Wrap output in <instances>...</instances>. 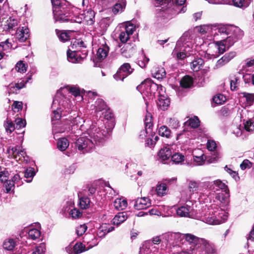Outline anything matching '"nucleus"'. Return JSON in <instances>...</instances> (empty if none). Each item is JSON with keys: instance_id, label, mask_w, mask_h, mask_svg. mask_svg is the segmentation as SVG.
I'll use <instances>...</instances> for the list:
<instances>
[{"instance_id": "obj_1", "label": "nucleus", "mask_w": 254, "mask_h": 254, "mask_svg": "<svg viewBox=\"0 0 254 254\" xmlns=\"http://www.w3.org/2000/svg\"><path fill=\"white\" fill-rule=\"evenodd\" d=\"M64 98V97L63 95L57 94L53 100L51 107L53 114L52 117V122L54 125L53 130L55 133L68 132L70 130L75 133L76 129L79 133L80 130H82L84 120L77 115L75 112H73V116H69L67 118L65 119L64 122L62 124L57 125L54 123L55 121L59 120L62 116H65L64 109H65V107L64 101L63 100Z\"/></svg>"}, {"instance_id": "obj_2", "label": "nucleus", "mask_w": 254, "mask_h": 254, "mask_svg": "<svg viewBox=\"0 0 254 254\" xmlns=\"http://www.w3.org/2000/svg\"><path fill=\"white\" fill-rule=\"evenodd\" d=\"M109 132V129L105 126L99 127L97 123L93 124L76 140L75 147L82 153L89 152L96 145H102L104 143Z\"/></svg>"}, {"instance_id": "obj_3", "label": "nucleus", "mask_w": 254, "mask_h": 254, "mask_svg": "<svg viewBox=\"0 0 254 254\" xmlns=\"http://www.w3.org/2000/svg\"><path fill=\"white\" fill-rule=\"evenodd\" d=\"M192 39L189 33H185L178 40L172 55L177 60H184L191 55Z\"/></svg>"}, {"instance_id": "obj_4", "label": "nucleus", "mask_w": 254, "mask_h": 254, "mask_svg": "<svg viewBox=\"0 0 254 254\" xmlns=\"http://www.w3.org/2000/svg\"><path fill=\"white\" fill-rule=\"evenodd\" d=\"M228 213L218 207L216 204H211L207 211L201 217L202 221L209 225H218L227 220Z\"/></svg>"}, {"instance_id": "obj_5", "label": "nucleus", "mask_w": 254, "mask_h": 254, "mask_svg": "<svg viewBox=\"0 0 254 254\" xmlns=\"http://www.w3.org/2000/svg\"><path fill=\"white\" fill-rule=\"evenodd\" d=\"M67 59L72 63H80L88 54L86 45L80 39H75L72 42L67 51Z\"/></svg>"}, {"instance_id": "obj_6", "label": "nucleus", "mask_w": 254, "mask_h": 254, "mask_svg": "<svg viewBox=\"0 0 254 254\" xmlns=\"http://www.w3.org/2000/svg\"><path fill=\"white\" fill-rule=\"evenodd\" d=\"M53 12L56 21L66 22L70 20L71 7L64 0H51Z\"/></svg>"}, {"instance_id": "obj_7", "label": "nucleus", "mask_w": 254, "mask_h": 254, "mask_svg": "<svg viewBox=\"0 0 254 254\" xmlns=\"http://www.w3.org/2000/svg\"><path fill=\"white\" fill-rule=\"evenodd\" d=\"M182 238L185 239L186 241L190 244L191 245V247H193L192 250L194 252H199L201 251L203 248H206L208 254H214L212 250V245L209 244L206 240L199 238L191 234H183Z\"/></svg>"}, {"instance_id": "obj_8", "label": "nucleus", "mask_w": 254, "mask_h": 254, "mask_svg": "<svg viewBox=\"0 0 254 254\" xmlns=\"http://www.w3.org/2000/svg\"><path fill=\"white\" fill-rule=\"evenodd\" d=\"M161 241V236H156L153 238L152 241L144 242L140 249L139 254H161L158 248L155 246Z\"/></svg>"}, {"instance_id": "obj_9", "label": "nucleus", "mask_w": 254, "mask_h": 254, "mask_svg": "<svg viewBox=\"0 0 254 254\" xmlns=\"http://www.w3.org/2000/svg\"><path fill=\"white\" fill-rule=\"evenodd\" d=\"M201 187L204 189L210 191L208 194H207L208 196H210L212 192H215L220 190H221V191H224L226 193L229 192L227 186L219 180L213 182H204L201 184Z\"/></svg>"}, {"instance_id": "obj_10", "label": "nucleus", "mask_w": 254, "mask_h": 254, "mask_svg": "<svg viewBox=\"0 0 254 254\" xmlns=\"http://www.w3.org/2000/svg\"><path fill=\"white\" fill-rule=\"evenodd\" d=\"M135 26L127 22L125 24V27H123L119 34L118 38L121 42L123 43H126L132 35L135 30Z\"/></svg>"}, {"instance_id": "obj_11", "label": "nucleus", "mask_w": 254, "mask_h": 254, "mask_svg": "<svg viewBox=\"0 0 254 254\" xmlns=\"http://www.w3.org/2000/svg\"><path fill=\"white\" fill-rule=\"evenodd\" d=\"M186 203L176 210L177 214L180 217H191L193 215L194 208L192 202L188 200L185 201Z\"/></svg>"}, {"instance_id": "obj_12", "label": "nucleus", "mask_w": 254, "mask_h": 254, "mask_svg": "<svg viewBox=\"0 0 254 254\" xmlns=\"http://www.w3.org/2000/svg\"><path fill=\"white\" fill-rule=\"evenodd\" d=\"M133 71V68L131 67L129 64L125 63L121 66L117 73L114 74V77L117 81H123L124 79L130 74Z\"/></svg>"}, {"instance_id": "obj_13", "label": "nucleus", "mask_w": 254, "mask_h": 254, "mask_svg": "<svg viewBox=\"0 0 254 254\" xmlns=\"http://www.w3.org/2000/svg\"><path fill=\"white\" fill-rule=\"evenodd\" d=\"M7 152L10 158L15 159L17 161L22 160V158H24L26 153L22 147L18 145L9 146L7 149Z\"/></svg>"}, {"instance_id": "obj_14", "label": "nucleus", "mask_w": 254, "mask_h": 254, "mask_svg": "<svg viewBox=\"0 0 254 254\" xmlns=\"http://www.w3.org/2000/svg\"><path fill=\"white\" fill-rule=\"evenodd\" d=\"M198 189V183L194 181H190L188 184V191H183L181 193V200L187 201L191 198V195Z\"/></svg>"}, {"instance_id": "obj_15", "label": "nucleus", "mask_w": 254, "mask_h": 254, "mask_svg": "<svg viewBox=\"0 0 254 254\" xmlns=\"http://www.w3.org/2000/svg\"><path fill=\"white\" fill-rule=\"evenodd\" d=\"M171 156L172 151L171 147L168 145L163 147L158 152L157 160L163 164H166L168 161L170 160Z\"/></svg>"}, {"instance_id": "obj_16", "label": "nucleus", "mask_w": 254, "mask_h": 254, "mask_svg": "<svg viewBox=\"0 0 254 254\" xmlns=\"http://www.w3.org/2000/svg\"><path fill=\"white\" fill-rule=\"evenodd\" d=\"M65 250L68 254H79L86 251V245L81 243H76L74 245L70 244L65 248Z\"/></svg>"}, {"instance_id": "obj_17", "label": "nucleus", "mask_w": 254, "mask_h": 254, "mask_svg": "<svg viewBox=\"0 0 254 254\" xmlns=\"http://www.w3.org/2000/svg\"><path fill=\"white\" fill-rule=\"evenodd\" d=\"M151 205V201L148 197H142L136 198L134 202L133 207L136 210L146 209Z\"/></svg>"}, {"instance_id": "obj_18", "label": "nucleus", "mask_w": 254, "mask_h": 254, "mask_svg": "<svg viewBox=\"0 0 254 254\" xmlns=\"http://www.w3.org/2000/svg\"><path fill=\"white\" fill-rule=\"evenodd\" d=\"M83 242L86 244L87 251L97 246L99 243L98 239L92 234H86L83 238Z\"/></svg>"}, {"instance_id": "obj_19", "label": "nucleus", "mask_w": 254, "mask_h": 254, "mask_svg": "<svg viewBox=\"0 0 254 254\" xmlns=\"http://www.w3.org/2000/svg\"><path fill=\"white\" fill-rule=\"evenodd\" d=\"M236 55V53L235 52H230L225 54L220 59L217 61L214 68L217 69L223 66L234 58Z\"/></svg>"}, {"instance_id": "obj_20", "label": "nucleus", "mask_w": 254, "mask_h": 254, "mask_svg": "<svg viewBox=\"0 0 254 254\" xmlns=\"http://www.w3.org/2000/svg\"><path fill=\"white\" fill-rule=\"evenodd\" d=\"M32 79V75H30L28 77H27L25 79L20 80L18 81L17 83H15L14 85L11 84L9 85V94L11 93H14L15 92V89L16 90H20L25 87L26 84L28 82L29 80H31Z\"/></svg>"}, {"instance_id": "obj_21", "label": "nucleus", "mask_w": 254, "mask_h": 254, "mask_svg": "<svg viewBox=\"0 0 254 254\" xmlns=\"http://www.w3.org/2000/svg\"><path fill=\"white\" fill-rule=\"evenodd\" d=\"M170 100L166 96L160 95L157 103L158 108L163 111L166 110L170 105Z\"/></svg>"}, {"instance_id": "obj_22", "label": "nucleus", "mask_w": 254, "mask_h": 254, "mask_svg": "<svg viewBox=\"0 0 254 254\" xmlns=\"http://www.w3.org/2000/svg\"><path fill=\"white\" fill-rule=\"evenodd\" d=\"M193 161L196 163V165H202L206 158L204 157L202 151L200 149L194 150L193 152Z\"/></svg>"}, {"instance_id": "obj_23", "label": "nucleus", "mask_w": 254, "mask_h": 254, "mask_svg": "<svg viewBox=\"0 0 254 254\" xmlns=\"http://www.w3.org/2000/svg\"><path fill=\"white\" fill-rule=\"evenodd\" d=\"M84 20L88 25H92L94 22L95 12L91 9H88L83 11L82 14Z\"/></svg>"}, {"instance_id": "obj_24", "label": "nucleus", "mask_w": 254, "mask_h": 254, "mask_svg": "<svg viewBox=\"0 0 254 254\" xmlns=\"http://www.w3.org/2000/svg\"><path fill=\"white\" fill-rule=\"evenodd\" d=\"M108 107L105 102L101 98L97 99L94 103V109L97 114L108 109Z\"/></svg>"}, {"instance_id": "obj_25", "label": "nucleus", "mask_w": 254, "mask_h": 254, "mask_svg": "<svg viewBox=\"0 0 254 254\" xmlns=\"http://www.w3.org/2000/svg\"><path fill=\"white\" fill-rule=\"evenodd\" d=\"M151 73L153 77L158 79L165 78L166 75L165 69L160 66L154 67L151 70Z\"/></svg>"}, {"instance_id": "obj_26", "label": "nucleus", "mask_w": 254, "mask_h": 254, "mask_svg": "<svg viewBox=\"0 0 254 254\" xmlns=\"http://www.w3.org/2000/svg\"><path fill=\"white\" fill-rule=\"evenodd\" d=\"M56 33L59 40L61 42H65L71 39L72 31L56 30Z\"/></svg>"}, {"instance_id": "obj_27", "label": "nucleus", "mask_w": 254, "mask_h": 254, "mask_svg": "<svg viewBox=\"0 0 254 254\" xmlns=\"http://www.w3.org/2000/svg\"><path fill=\"white\" fill-rule=\"evenodd\" d=\"M241 74L238 73L237 74L230 77V88L232 91H236L238 89V86L240 82Z\"/></svg>"}, {"instance_id": "obj_28", "label": "nucleus", "mask_w": 254, "mask_h": 254, "mask_svg": "<svg viewBox=\"0 0 254 254\" xmlns=\"http://www.w3.org/2000/svg\"><path fill=\"white\" fill-rule=\"evenodd\" d=\"M18 23L17 19L10 17L7 20L6 24L4 25V28L9 31L15 30L17 28Z\"/></svg>"}, {"instance_id": "obj_29", "label": "nucleus", "mask_w": 254, "mask_h": 254, "mask_svg": "<svg viewBox=\"0 0 254 254\" xmlns=\"http://www.w3.org/2000/svg\"><path fill=\"white\" fill-rule=\"evenodd\" d=\"M17 38L20 42L26 41L29 37V30L26 27H22L17 33Z\"/></svg>"}, {"instance_id": "obj_30", "label": "nucleus", "mask_w": 254, "mask_h": 254, "mask_svg": "<svg viewBox=\"0 0 254 254\" xmlns=\"http://www.w3.org/2000/svg\"><path fill=\"white\" fill-rule=\"evenodd\" d=\"M127 218V212H119L113 219V223L114 225H119L124 222Z\"/></svg>"}, {"instance_id": "obj_31", "label": "nucleus", "mask_w": 254, "mask_h": 254, "mask_svg": "<svg viewBox=\"0 0 254 254\" xmlns=\"http://www.w3.org/2000/svg\"><path fill=\"white\" fill-rule=\"evenodd\" d=\"M114 206L117 210H122L126 208L127 206V202L123 198H118L114 201Z\"/></svg>"}, {"instance_id": "obj_32", "label": "nucleus", "mask_w": 254, "mask_h": 254, "mask_svg": "<svg viewBox=\"0 0 254 254\" xmlns=\"http://www.w3.org/2000/svg\"><path fill=\"white\" fill-rule=\"evenodd\" d=\"M109 51V47L106 45H102L100 47L97 52V56L99 60L104 59L108 55Z\"/></svg>"}, {"instance_id": "obj_33", "label": "nucleus", "mask_w": 254, "mask_h": 254, "mask_svg": "<svg viewBox=\"0 0 254 254\" xmlns=\"http://www.w3.org/2000/svg\"><path fill=\"white\" fill-rule=\"evenodd\" d=\"M16 240L12 238H8L3 242V248L7 251H12L16 245Z\"/></svg>"}, {"instance_id": "obj_34", "label": "nucleus", "mask_w": 254, "mask_h": 254, "mask_svg": "<svg viewBox=\"0 0 254 254\" xmlns=\"http://www.w3.org/2000/svg\"><path fill=\"white\" fill-rule=\"evenodd\" d=\"M126 5L125 0H121L119 2H117L112 8V11L114 14H117L122 12Z\"/></svg>"}, {"instance_id": "obj_35", "label": "nucleus", "mask_w": 254, "mask_h": 254, "mask_svg": "<svg viewBox=\"0 0 254 254\" xmlns=\"http://www.w3.org/2000/svg\"><path fill=\"white\" fill-rule=\"evenodd\" d=\"M228 192L226 193L224 191L217 192L215 199L220 203L227 205L229 202Z\"/></svg>"}, {"instance_id": "obj_36", "label": "nucleus", "mask_w": 254, "mask_h": 254, "mask_svg": "<svg viewBox=\"0 0 254 254\" xmlns=\"http://www.w3.org/2000/svg\"><path fill=\"white\" fill-rule=\"evenodd\" d=\"M120 52L123 56L126 58H129L132 54L133 47H131L128 44H126L121 49Z\"/></svg>"}, {"instance_id": "obj_37", "label": "nucleus", "mask_w": 254, "mask_h": 254, "mask_svg": "<svg viewBox=\"0 0 254 254\" xmlns=\"http://www.w3.org/2000/svg\"><path fill=\"white\" fill-rule=\"evenodd\" d=\"M143 85L146 86L147 87H149L151 90H159V95H161L160 91H161L162 92H163L164 88L162 85H158L150 81H146L144 83H142L141 87H142Z\"/></svg>"}, {"instance_id": "obj_38", "label": "nucleus", "mask_w": 254, "mask_h": 254, "mask_svg": "<svg viewBox=\"0 0 254 254\" xmlns=\"http://www.w3.org/2000/svg\"><path fill=\"white\" fill-rule=\"evenodd\" d=\"M168 190V188L166 183H161L156 186V192L159 196H163L166 194Z\"/></svg>"}, {"instance_id": "obj_39", "label": "nucleus", "mask_w": 254, "mask_h": 254, "mask_svg": "<svg viewBox=\"0 0 254 254\" xmlns=\"http://www.w3.org/2000/svg\"><path fill=\"white\" fill-rule=\"evenodd\" d=\"M204 61L201 58H196L191 63V68L193 71H197L202 67Z\"/></svg>"}, {"instance_id": "obj_40", "label": "nucleus", "mask_w": 254, "mask_h": 254, "mask_svg": "<svg viewBox=\"0 0 254 254\" xmlns=\"http://www.w3.org/2000/svg\"><path fill=\"white\" fill-rule=\"evenodd\" d=\"M90 198L86 196H83L79 198V205L83 209L88 208L90 207Z\"/></svg>"}, {"instance_id": "obj_41", "label": "nucleus", "mask_w": 254, "mask_h": 254, "mask_svg": "<svg viewBox=\"0 0 254 254\" xmlns=\"http://www.w3.org/2000/svg\"><path fill=\"white\" fill-rule=\"evenodd\" d=\"M68 146L69 142L65 138H62L58 141L57 147L62 151L65 150Z\"/></svg>"}, {"instance_id": "obj_42", "label": "nucleus", "mask_w": 254, "mask_h": 254, "mask_svg": "<svg viewBox=\"0 0 254 254\" xmlns=\"http://www.w3.org/2000/svg\"><path fill=\"white\" fill-rule=\"evenodd\" d=\"M192 78L189 76H185L181 80L180 84L184 88H189L192 84Z\"/></svg>"}, {"instance_id": "obj_43", "label": "nucleus", "mask_w": 254, "mask_h": 254, "mask_svg": "<svg viewBox=\"0 0 254 254\" xmlns=\"http://www.w3.org/2000/svg\"><path fill=\"white\" fill-rule=\"evenodd\" d=\"M186 125H188L192 128H196L200 125V121L197 117L194 116L190 118L186 123Z\"/></svg>"}, {"instance_id": "obj_44", "label": "nucleus", "mask_w": 254, "mask_h": 254, "mask_svg": "<svg viewBox=\"0 0 254 254\" xmlns=\"http://www.w3.org/2000/svg\"><path fill=\"white\" fill-rule=\"evenodd\" d=\"M215 45L219 55L223 54L226 50H228V49H227V45L222 40L216 42Z\"/></svg>"}, {"instance_id": "obj_45", "label": "nucleus", "mask_w": 254, "mask_h": 254, "mask_svg": "<svg viewBox=\"0 0 254 254\" xmlns=\"http://www.w3.org/2000/svg\"><path fill=\"white\" fill-rule=\"evenodd\" d=\"M232 31L230 35H232L236 41L241 39L243 36V32L237 27H232Z\"/></svg>"}, {"instance_id": "obj_46", "label": "nucleus", "mask_w": 254, "mask_h": 254, "mask_svg": "<svg viewBox=\"0 0 254 254\" xmlns=\"http://www.w3.org/2000/svg\"><path fill=\"white\" fill-rule=\"evenodd\" d=\"M159 134L163 137L170 138L171 135V132L168 127L165 126H161L158 130Z\"/></svg>"}, {"instance_id": "obj_47", "label": "nucleus", "mask_w": 254, "mask_h": 254, "mask_svg": "<svg viewBox=\"0 0 254 254\" xmlns=\"http://www.w3.org/2000/svg\"><path fill=\"white\" fill-rule=\"evenodd\" d=\"M149 60V59L145 55L142 54L138 57L137 64L141 68H144L148 63Z\"/></svg>"}, {"instance_id": "obj_48", "label": "nucleus", "mask_w": 254, "mask_h": 254, "mask_svg": "<svg viewBox=\"0 0 254 254\" xmlns=\"http://www.w3.org/2000/svg\"><path fill=\"white\" fill-rule=\"evenodd\" d=\"M171 160L175 164H181L185 160V156L182 153H176L172 154Z\"/></svg>"}, {"instance_id": "obj_49", "label": "nucleus", "mask_w": 254, "mask_h": 254, "mask_svg": "<svg viewBox=\"0 0 254 254\" xmlns=\"http://www.w3.org/2000/svg\"><path fill=\"white\" fill-rule=\"evenodd\" d=\"M232 26L226 25H220L217 28L218 32L220 34H225L227 35L231 34L232 31Z\"/></svg>"}, {"instance_id": "obj_50", "label": "nucleus", "mask_w": 254, "mask_h": 254, "mask_svg": "<svg viewBox=\"0 0 254 254\" xmlns=\"http://www.w3.org/2000/svg\"><path fill=\"white\" fill-rule=\"evenodd\" d=\"M41 232L39 230L35 228H32L29 230L28 236L32 240H35L40 238Z\"/></svg>"}, {"instance_id": "obj_51", "label": "nucleus", "mask_w": 254, "mask_h": 254, "mask_svg": "<svg viewBox=\"0 0 254 254\" xmlns=\"http://www.w3.org/2000/svg\"><path fill=\"white\" fill-rule=\"evenodd\" d=\"M107 234V225L102 224L97 230V236L100 238H104Z\"/></svg>"}, {"instance_id": "obj_52", "label": "nucleus", "mask_w": 254, "mask_h": 254, "mask_svg": "<svg viewBox=\"0 0 254 254\" xmlns=\"http://www.w3.org/2000/svg\"><path fill=\"white\" fill-rule=\"evenodd\" d=\"M46 251V245L44 243L40 244L38 246L33 249L29 254H44Z\"/></svg>"}, {"instance_id": "obj_53", "label": "nucleus", "mask_w": 254, "mask_h": 254, "mask_svg": "<svg viewBox=\"0 0 254 254\" xmlns=\"http://www.w3.org/2000/svg\"><path fill=\"white\" fill-rule=\"evenodd\" d=\"M3 187L5 189V192L9 193L14 189L15 185L10 180H6L4 182Z\"/></svg>"}, {"instance_id": "obj_54", "label": "nucleus", "mask_w": 254, "mask_h": 254, "mask_svg": "<svg viewBox=\"0 0 254 254\" xmlns=\"http://www.w3.org/2000/svg\"><path fill=\"white\" fill-rule=\"evenodd\" d=\"M35 175L34 169L32 167H29L25 171L24 177L27 179H30V180H27V182L30 183L31 182L32 178Z\"/></svg>"}, {"instance_id": "obj_55", "label": "nucleus", "mask_w": 254, "mask_h": 254, "mask_svg": "<svg viewBox=\"0 0 254 254\" xmlns=\"http://www.w3.org/2000/svg\"><path fill=\"white\" fill-rule=\"evenodd\" d=\"M233 3L235 6L245 8L249 5V2L245 0H233Z\"/></svg>"}, {"instance_id": "obj_56", "label": "nucleus", "mask_w": 254, "mask_h": 254, "mask_svg": "<svg viewBox=\"0 0 254 254\" xmlns=\"http://www.w3.org/2000/svg\"><path fill=\"white\" fill-rule=\"evenodd\" d=\"M213 26L210 25H204L198 28V32L202 35L209 33L213 29Z\"/></svg>"}, {"instance_id": "obj_57", "label": "nucleus", "mask_w": 254, "mask_h": 254, "mask_svg": "<svg viewBox=\"0 0 254 254\" xmlns=\"http://www.w3.org/2000/svg\"><path fill=\"white\" fill-rule=\"evenodd\" d=\"M4 127L7 133H11L15 129L14 124L12 121L7 119L6 122L4 124Z\"/></svg>"}, {"instance_id": "obj_58", "label": "nucleus", "mask_w": 254, "mask_h": 254, "mask_svg": "<svg viewBox=\"0 0 254 254\" xmlns=\"http://www.w3.org/2000/svg\"><path fill=\"white\" fill-rule=\"evenodd\" d=\"M11 46L10 44L8 42L7 40L4 42L0 44V60L3 58L4 53L3 51L7 50Z\"/></svg>"}, {"instance_id": "obj_59", "label": "nucleus", "mask_w": 254, "mask_h": 254, "mask_svg": "<svg viewBox=\"0 0 254 254\" xmlns=\"http://www.w3.org/2000/svg\"><path fill=\"white\" fill-rule=\"evenodd\" d=\"M15 69L21 73L25 72L27 70V65L23 61H19L15 65Z\"/></svg>"}, {"instance_id": "obj_60", "label": "nucleus", "mask_w": 254, "mask_h": 254, "mask_svg": "<svg viewBox=\"0 0 254 254\" xmlns=\"http://www.w3.org/2000/svg\"><path fill=\"white\" fill-rule=\"evenodd\" d=\"M82 214V212L77 208H73L70 210L69 215L73 219L79 218Z\"/></svg>"}, {"instance_id": "obj_61", "label": "nucleus", "mask_w": 254, "mask_h": 254, "mask_svg": "<svg viewBox=\"0 0 254 254\" xmlns=\"http://www.w3.org/2000/svg\"><path fill=\"white\" fill-rule=\"evenodd\" d=\"M226 100V97L223 95L219 94L214 96L213 98V101L217 104H221Z\"/></svg>"}, {"instance_id": "obj_62", "label": "nucleus", "mask_w": 254, "mask_h": 254, "mask_svg": "<svg viewBox=\"0 0 254 254\" xmlns=\"http://www.w3.org/2000/svg\"><path fill=\"white\" fill-rule=\"evenodd\" d=\"M168 125L172 128L177 129L180 127L179 121L175 118H171L169 119Z\"/></svg>"}, {"instance_id": "obj_63", "label": "nucleus", "mask_w": 254, "mask_h": 254, "mask_svg": "<svg viewBox=\"0 0 254 254\" xmlns=\"http://www.w3.org/2000/svg\"><path fill=\"white\" fill-rule=\"evenodd\" d=\"M144 125L145 127L149 129V130H150V129H152L153 123L152 119L151 116H146L144 120Z\"/></svg>"}, {"instance_id": "obj_64", "label": "nucleus", "mask_w": 254, "mask_h": 254, "mask_svg": "<svg viewBox=\"0 0 254 254\" xmlns=\"http://www.w3.org/2000/svg\"><path fill=\"white\" fill-rule=\"evenodd\" d=\"M244 128L248 131H251L254 130V123L249 120L244 124Z\"/></svg>"}]
</instances>
